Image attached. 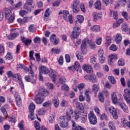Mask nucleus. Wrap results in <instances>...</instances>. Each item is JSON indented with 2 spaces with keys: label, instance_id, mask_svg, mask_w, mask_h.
I'll return each instance as SVG.
<instances>
[{
  "label": "nucleus",
  "instance_id": "nucleus-1",
  "mask_svg": "<svg viewBox=\"0 0 130 130\" xmlns=\"http://www.w3.org/2000/svg\"><path fill=\"white\" fill-rule=\"evenodd\" d=\"M49 95V92L43 88H40L39 93L35 98V102L37 104H41L44 101V98Z\"/></svg>",
  "mask_w": 130,
  "mask_h": 130
},
{
  "label": "nucleus",
  "instance_id": "nucleus-2",
  "mask_svg": "<svg viewBox=\"0 0 130 130\" xmlns=\"http://www.w3.org/2000/svg\"><path fill=\"white\" fill-rule=\"evenodd\" d=\"M71 8L74 14H77L80 12V8L83 13H85V12H86L85 5L83 3H81L80 5V0H74L73 5H71Z\"/></svg>",
  "mask_w": 130,
  "mask_h": 130
},
{
  "label": "nucleus",
  "instance_id": "nucleus-3",
  "mask_svg": "<svg viewBox=\"0 0 130 130\" xmlns=\"http://www.w3.org/2000/svg\"><path fill=\"white\" fill-rule=\"evenodd\" d=\"M39 71L40 73H41V74H45V75H46V74H48V73H50L49 77L51 78L53 82H55L56 80V77L57 76V72H56V71L53 70L49 71L48 68L45 66L41 67L39 69Z\"/></svg>",
  "mask_w": 130,
  "mask_h": 130
},
{
  "label": "nucleus",
  "instance_id": "nucleus-4",
  "mask_svg": "<svg viewBox=\"0 0 130 130\" xmlns=\"http://www.w3.org/2000/svg\"><path fill=\"white\" fill-rule=\"evenodd\" d=\"M5 13L6 20H8L9 23H13L15 20L14 13L8 8L5 9Z\"/></svg>",
  "mask_w": 130,
  "mask_h": 130
},
{
  "label": "nucleus",
  "instance_id": "nucleus-5",
  "mask_svg": "<svg viewBox=\"0 0 130 130\" xmlns=\"http://www.w3.org/2000/svg\"><path fill=\"white\" fill-rule=\"evenodd\" d=\"M29 114L28 115V118L29 119H31V120H34V119H36V117L34 114V110H35V105L34 103H31L29 107Z\"/></svg>",
  "mask_w": 130,
  "mask_h": 130
},
{
  "label": "nucleus",
  "instance_id": "nucleus-6",
  "mask_svg": "<svg viewBox=\"0 0 130 130\" xmlns=\"http://www.w3.org/2000/svg\"><path fill=\"white\" fill-rule=\"evenodd\" d=\"M88 120L90 124L95 125L97 123V117L92 111L88 114Z\"/></svg>",
  "mask_w": 130,
  "mask_h": 130
},
{
  "label": "nucleus",
  "instance_id": "nucleus-7",
  "mask_svg": "<svg viewBox=\"0 0 130 130\" xmlns=\"http://www.w3.org/2000/svg\"><path fill=\"white\" fill-rule=\"evenodd\" d=\"M81 34V28L79 26L75 27L72 31L71 37L75 39H77Z\"/></svg>",
  "mask_w": 130,
  "mask_h": 130
},
{
  "label": "nucleus",
  "instance_id": "nucleus-8",
  "mask_svg": "<svg viewBox=\"0 0 130 130\" xmlns=\"http://www.w3.org/2000/svg\"><path fill=\"white\" fill-rule=\"evenodd\" d=\"M118 1L119 3L115 1L111 2V4H114L115 9H118L120 5L122 6V7H124L125 5H126V0H118Z\"/></svg>",
  "mask_w": 130,
  "mask_h": 130
},
{
  "label": "nucleus",
  "instance_id": "nucleus-9",
  "mask_svg": "<svg viewBox=\"0 0 130 130\" xmlns=\"http://www.w3.org/2000/svg\"><path fill=\"white\" fill-rule=\"evenodd\" d=\"M69 120H68V119H67V117H61L59 120L60 126H61V127H68L69 126Z\"/></svg>",
  "mask_w": 130,
  "mask_h": 130
},
{
  "label": "nucleus",
  "instance_id": "nucleus-10",
  "mask_svg": "<svg viewBox=\"0 0 130 130\" xmlns=\"http://www.w3.org/2000/svg\"><path fill=\"white\" fill-rule=\"evenodd\" d=\"M33 0H26V3L24 4V9L28 12H31Z\"/></svg>",
  "mask_w": 130,
  "mask_h": 130
},
{
  "label": "nucleus",
  "instance_id": "nucleus-11",
  "mask_svg": "<svg viewBox=\"0 0 130 130\" xmlns=\"http://www.w3.org/2000/svg\"><path fill=\"white\" fill-rule=\"evenodd\" d=\"M74 69L75 71L78 72L79 73H82V68H81V65L79 63L78 61H75L74 66L69 67V70H72Z\"/></svg>",
  "mask_w": 130,
  "mask_h": 130
},
{
  "label": "nucleus",
  "instance_id": "nucleus-12",
  "mask_svg": "<svg viewBox=\"0 0 130 130\" xmlns=\"http://www.w3.org/2000/svg\"><path fill=\"white\" fill-rule=\"evenodd\" d=\"M109 111L110 114H112L114 119H117L118 118V115H117V112L116 111V109L114 108L113 107H111L109 109Z\"/></svg>",
  "mask_w": 130,
  "mask_h": 130
},
{
  "label": "nucleus",
  "instance_id": "nucleus-13",
  "mask_svg": "<svg viewBox=\"0 0 130 130\" xmlns=\"http://www.w3.org/2000/svg\"><path fill=\"white\" fill-rule=\"evenodd\" d=\"M50 40L51 42H53L54 45H57L59 43V39L56 37L55 34H52L51 37L50 38Z\"/></svg>",
  "mask_w": 130,
  "mask_h": 130
},
{
  "label": "nucleus",
  "instance_id": "nucleus-14",
  "mask_svg": "<svg viewBox=\"0 0 130 130\" xmlns=\"http://www.w3.org/2000/svg\"><path fill=\"white\" fill-rule=\"evenodd\" d=\"M82 69L88 74H92L93 73V68L89 64L83 66Z\"/></svg>",
  "mask_w": 130,
  "mask_h": 130
},
{
  "label": "nucleus",
  "instance_id": "nucleus-15",
  "mask_svg": "<svg viewBox=\"0 0 130 130\" xmlns=\"http://www.w3.org/2000/svg\"><path fill=\"white\" fill-rule=\"evenodd\" d=\"M123 96L126 103L130 105V93L128 90H125V92H124Z\"/></svg>",
  "mask_w": 130,
  "mask_h": 130
},
{
  "label": "nucleus",
  "instance_id": "nucleus-16",
  "mask_svg": "<svg viewBox=\"0 0 130 130\" xmlns=\"http://www.w3.org/2000/svg\"><path fill=\"white\" fill-rule=\"evenodd\" d=\"M21 40L24 43L26 46H29L31 44V42H32V40H29V39H27L24 37H21Z\"/></svg>",
  "mask_w": 130,
  "mask_h": 130
},
{
  "label": "nucleus",
  "instance_id": "nucleus-17",
  "mask_svg": "<svg viewBox=\"0 0 130 130\" xmlns=\"http://www.w3.org/2000/svg\"><path fill=\"white\" fill-rule=\"evenodd\" d=\"M73 113L74 112L73 111V109L69 108L68 111L66 113V115L65 116V117L67 118V119L71 120V119H72V115H73Z\"/></svg>",
  "mask_w": 130,
  "mask_h": 130
},
{
  "label": "nucleus",
  "instance_id": "nucleus-18",
  "mask_svg": "<svg viewBox=\"0 0 130 130\" xmlns=\"http://www.w3.org/2000/svg\"><path fill=\"white\" fill-rule=\"evenodd\" d=\"M35 127L36 130H49L44 126H42L41 127H40V126L39 125V122L37 121H35Z\"/></svg>",
  "mask_w": 130,
  "mask_h": 130
},
{
  "label": "nucleus",
  "instance_id": "nucleus-19",
  "mask_svg": "<svg viewBox=\"0 0 130 130\" xmlns=\"http://www.w3.org/2000/svg\"><path fill=\"white\" fill-rule=\"evenodd\" d=\"M86 85L84 83L79 84L77 86V88L79 91L80 94H84V89Z\"/></svg>",
  "mask_w": 130,
  "mask_h": 130
},
{
  "label": "nucleus",
  "instance_id": "nucleus-20",
  "mask_svg": "<svg viewBox=\"0 0 130 130\" xmlns=\"http://www.w3.org/2000/svg\"><path fill=\"white\" fill-rule=\"evenodd\" d=\"M51 12V10H50V9L49 8L47 9L44 15V21H48V17L49 16H50Z\"/></svg>",
  "mask_w": 130,
  "mask_h": 130
},
{
  "label": "nucleus",
  "instance_id": "nucleus-21",
  "mask_svg": "<svg viewBox=\"0 0 130 130\" xmlns=\"http://www.w3.org/2000/svg\"><path fill=\"white\" fill-rule=\"evenodd\" d=\"M67 82V79L63 77H60L57 81V86L59 87L61 85L64 84Z\"/></svg>",
  "mask_w": 130,
  "mask_h": 130
},
{
  "label": "nucleus",
  "instance_id": "nucleus-22",
  "mask_svg": "<svg viewBox=\"0 0 130 130\" xmlns=\"http://www.w3.org/2000/svg\"><path fill=\"white\" fill-rule=\"evenodd\" d=\"M87 42H88V40L84 39L83 40L81 45V49L82 51H84L86 48H87Z\"/></svg>",
  "mask_w": 130,
  "mask_h": 130
},
{
  "label": "nucleus",
  "instance_id": "nucleus-23",
  "mask_svg": "<svg viewBox=\"0 0 130 130\" xmlns=\"http://www.w3.org/2000/svg\"><path fill=\"white\" fill-rule=\"evenodd\" d=\"M129 120L130 121V116H128ZM128 121L126 122V120L125 118H123L121 120V123H123V125L124 127H125L126 126H128L129 128H130V122Z\"/></svg>",
  "mask_w": 130,
  "mask_h": 130
},
{
  "label": "nucleus",
  "instance_id": "nucleus-24",
  "mask_svg": "<svg viewBox=\"0 0 130 130\" xmlns=\"http://www.w3.org/2000/svg\"><path fill=\"white\" fill-rule=\"evenodd\" d=\"M102 18V15L99 13L94 12L93 13V19L94 21H97V20H99V19H101Z\"/></svg>",
  "mask_w": 130,
  "mask_h": 130
},
{
  "label": "nucleus",
  "instance_id": "nucleus-25",
  "mask_svg": "<svg viewBox=\"0 0 130 130\" xmlns=\"http://www.w3.org/2000/svg\"><path fill=\"white\" fill-rule=\"evenodd\" d=\"M52 103L54 104V106L57 108L59 105V100L56 98H53L52 99Z\"/></svg>",
  "mask_w": 130,
  "mask_h": 130
},
{
  "label": "nucleus",
  "instance_id": "nucleus-26",
  "mask_svg": "<svg viewBox=\"0 0 130 130\" xmlns=\"http://www.w3.org/2000/svg\"><path fill=\"white\" fill-rule=\"evenodd\" d=\"M111 98L113 103H114V104H116V103H117V96L115 93L113 92L111 94Z\"/></svg>",
  "mask_w": 130,
  "mask_h": 130
},
{
  "label": "nucleus",
  "instance_id": "nucleus-27",
  "mask_svg": "<svg viewBox=\"0 0 130 130\" xmlns=\"http://www.w3.org/2000/svg\"><path fill=\"white\" fill-rule=\"evenodd\" d=\"M89 90H86L84 92L86 97V101L88 103L91 102V97L90 96V95H89Z\"/></svg>",
  "mask_w": 130,
  "mask_h": 130
},
{
  "label": "nucleus",
  "instance_id": "nucleus-28",
  "mask_svg": "<svg viewBox=\"0 0 130 130\" xmlns=\"http://www.w3.org/2000/svg\"><path fill=\"white\" fill-rule=\"evenodd\" d=\"M73 104L76 105V108H80L82 105V103L78 102V99H75L72 101Z\"/></svg>",
  "mask_w": 130,
  "mask_h": 130
},
{
  "label": "nucleus",
  "instance_id": "nucleus-29",
  "mask_svg": "<svg viewBox=\"0 0 130 130\" xmlns=\"http://www.w3.org/2000/svg\"><path fill=\"white\" fill-rule=\"evenodd\" d=\"M122 40V36L120 34H117L116 36L115 41L116 43H119Z\"/></svg>",
  "mask_w": 130,
  "mask_h": 130
},
{
  "label": "nucleus",
  "instance_id": "nucleus-30",
  "mask_svg": "<svg viewBox=\"0 0 130 130\" xmlns=\"http://www.w3.org/2000/svg\"><path fill=\"white\" fill-rule=\"evenodd\" d=\"M113 59H115V56L113 55H110V58L108 60V64L110 66H113Z\"/></svg>",
  "mask_w": 130,
  "mask_h": 130
},
{
  "label": "nucleus",
  "instance_id": "nucleus-31",
  "mask_svg": "<svg viewBox=\"0 0 130 130\" xmlns=\"http://www.w3.org/2000/svg\"><path fill=\"white\" fill-rule=\"evenodd\" d=\"M92 92H94L95 94L98 92V90H99V85L98 84H93L92 86Z\"/></svg>",
  "mask_w": 130,
  "mask_h": 130
},
{
  "label": "nucleus",
  "instance_id": "nucleus-32",
  "mask_svg": "<svg viewBox=\"0 0 130 130\" xmlns=\"http://www.w3.org/2000/svg\"><path fill=\"white\" fill-rule=\"evenodd\" d=\"M17 22L19 23V24H20V25H23V24H25L27 23V18H24L23 19L19 18L17 19Z\"/></svg>",
  "mask_w": 130,
  "mask_h": 130
},
{
  "label": "nucleus",
  "instance_id": "nucleus-33",
  "mask_svg": "<svg viewBox=\"0 0 130 130\" xmlns=\"http://www.w3.org/2000/svg\"><path fill=\"white\" fill-rule=\"evenodd\" d=\"M76 54H77L76 56L78 59L80 60V61H83V53L77 52H76Z\"/></svg>",
  "mask_w": 130,
  "mask_h": 130
},
{
  "label": "nucleus",
  "instance_id": "nucleus-34",
  "mask_svg": "<svg viewBox=\"0 0 130 130\" xmlns=\"http://www.w3.org/2000/svg\"><path fill=\"white\" fill-rule=\"evenodd\" d=\"M87 43L89 45V46L91 49L96 48V45H95L94 42L87 40Z\"/></svg>",
  "mask_w": 130,
  "mask_h": 130
},
{
  "label": "nucleus",
  "instance_id": "nucleus-35",
  "mask_svg": "<svg viewBox=\"0 0 130 130\" xmlns=\"http://www.w3.org/2000/svg\"><path fill=\"white\" fill-rule=\"evenodd\" d=\"M24 79L25 80V81H26V82H31V83H35V82H36V80L34 79H31V78H30V76L27 75L26 76H25Z\"/></svg>",
  "mask_w": 130,
  "mask_h": 130
},
{
  "label": "nucleus",
  "instance_id": "nucleus-36",
  "mask_svg": "<svg viewBox=\"0 0 130 130\" xmlns=\"http://www.w3.org/2000/svg\"><path fill=\"white\" fill-rule=\"evenodd\" d=\"M110 44H111V37H106V45L107 46H109Z\"/></svg>",
  "mask_w": 130,
  "mask_h": 130
},
{
  "label": "nucleus",
  "instance_id": "nucleus-37",
  "mask_svg": "<svg viewBox=\"0 0 130 130\" xmlns=\"http://www.w3.org/2000/svg\"><path fill=\"white\" fill-rule=\"evenodd\" d=\"M91 29L94 32H99L100 31V26L99 25H93L91 27Z\"/></svg>",
  "mask_w": 130,
  "mask_h": 130
},
{
  "label": "nucleus",
  "instance_id": "nucleus-38",
  "mask_svg": "<svg viewBox=\"0 0 130 130\" xmlns=\"http://www.w3.org/2000/svg\"><path fill=\"white\" fill-rule=\"evenodd\" d=\"M119 106L123 110V111H126L127 110V107L125 104L122 103L118 104Z\"/></svg>",
  "mask_w": 130,
  "mask_h": 130
},
{
  "label": "nucleus",
  "instance_id": "nucleus-39",
  "mask_svg": "<svg viewBox=\"0 0 130 130\" xmlns=\"http://www.w3.org/2000/svg\"><path fill=\"white\" fill-rule=\"evenodd\" d=\"M90 81H91L92 83H97V78L96 77V75L94 74L91 75Z\"/></svg>",
  "mask_w": 130,
  "mask_h": 130
},
{
  "label": "nucleus",
  "instance_id": "nucleus-40",
  "mask_svg": "<svg viewBox=\"0 0 130 130\" xmlns=\"http://www.w3.org/2000/svg\"><path fill=\"white\" fill-rule=\"evenodd\" d=\"M109 127L111 130H115V124L113 121H111L109 122Z\"/></svg>",
  "mask_w": 130,
  "mask_h": 130
},
{
  "label": "nucleus",
  "instance_id": "nucleus-41",
  "mask_svg": "<svg viewBox=\"0 0 130 130\" xmlns=\"http://www.w3.org/2000/svg\"><path fill=\"white\" fill-rule=\"evenodd\" d=\"M94 6L95 9H97L98 10H101V2L100 1H96L94 4Z\"/></svg>",
  "mask_w": 130,
  "mask_h": 130
},
{
  "label": "nucleus",
  "instance_id": "nucleus-42",
  "mask_svg": "<svg viewBox=\"0 0 130 130\" xmlns=\"http://www.w3.org/2000/svg\"><path fill=\"white\" fill-rule=\"evenodd\" d=\"M77 21H79V24H82L84 22V16L79 15L77 16Z\"/></svg>",
  "mask_w": 130,
  "mask_h": 130
},
{
  "label": "nucleus",
  "instance_id": "nucleus-43",
  "mask_svg": "<svg viewBox=\"0 0 130 130\" xmlns=\"http://www.w3.org/2000/svg\"><path fill=\"white\" fill-rule=\"evenodd\" d=\"M16 100V105L18 106V107H21L22 106V99L21 98L19 99H17Z\"/></svg>",
  "mask_w": 130,
  "mask_h": 130
},
{
  "label": "nucleus",
  "instance_id": "nucleus-44",
  "mask_svg": "<svg viewBox=\"0 0 130 130\" xmlns=\"http://www.w3.org/2000/svg\"><path fill=\"white\" fill-rule=\"evenodd\" d=\"M28 31L29 32H35V27L34 26V24H30L29 26H28Z\"/></svg>",
  "mask_w": 130,
  "mask_h": 130
},
{
  "label": "nucleus",
  "instance_id": "nucleus-45",
  "mask_svg": "<svg viewBox=\"0 0 130 130\" xmlns=\"http://www.w3.org/2000/svg\"><path fill=\"white\" fill-rule=\"evenodd\" d=\"M19 34V32H14L10 35V37H11L10 39H15V38L18 37Z\"/></svg>",
  "mask_w": 130,
  "mask_h": 130
},
{
  "label": "nucleus",
  "instance_id": "nucleus-46",
  "mask_svg": "<svg viewBox=\"0 0 130 130\" xmlns=\"http://www.w3.org/2000/svg\"><path fill=\"white\" fill-rule=\"evenodd\" d=\"M108 79L109 80L111 84H115L116 83V80H115V79L114 78V77L112 76H109Z\"/></svg>",
  "mask_w": 130,
  "mask_h": 130
},
{
  "label": "nucleus",
  "instance_id": "nucleus-47",
  "mask_svg": "<svg viewBox=\"0 0 130 130\" xmlns=\"http://www.w3.org/2000/svg\"><path fill=\"white\" fill-rule=\"evenodd\" d=\"M99 99L101 102H104V96H103V93L100 92L99 94Z\"/></svg>",
  "mask_w": 130,
  "mask_h": 130
},
{
  "label": "nucleus",
  "instance_id": "nucleus-48",
  "mask_svg": "<svg viewBox=\"0 0 130 130\" xmlns=\"http://www.w3.org/2000/svg\"><path fill=\"white\" fill-rule=\"evenodd\" d=\"M100 118L101 120H104V119H106V120H107L108 119L107 117V115L105 114H103L101 115H100Z\"/></svg>",
  "mask_w": 130,
  "mask_h": 130
},
{
  "label": "nucleus",
  "instance_id": "nucleus-49",
  "mask_svg": "<svg viewBox=\"0 0 130 130\" xmlns=\"http://www.w3.org/2000/svg\"><path fill=\"white\" fill-rule=\"evenodd\" d=\"M121 14L122 17L124 18L125 20H128V14H127V12H122Z\"/></svg>",
  "mask_w": 130,
  "mask_h": 130
},
{
  "label": "nucleus",
  "instance_id": "nucleus-50",
  "mask_svg": "<svg viewBox=\"0 0 130 130\" xmlns=\"http://www.w3.org/2000/svg\"><path fill=\"white\" fill-rule=\"evenodd\" d=\"M49 122L50 123H52L54 122V115H50L49 117Z\"/></svg>",
  "mask_w": 130,
  "mask_h": 130
},
{
  "label": "nucleus",
  "instance_id": "nucleus-51",
  "mask_svg": "<svg viewBox=\"0 0 130 130\" xmlns=\"http://www.w3.org/2000/svg\"><path fill=\"white\" fill-rule=\"evenodd\" d=\"M52 52L53 53H56V54H58L60 53V50L57 48H52Z\"/></svg>",
  "mask_w": 130,
  "mask_h": 130
},
{
  "label": "nucleus",
  "instance_id": "nucleus-52",
  "mask_svg": "<svg viewBox=\"0 0 130 130\" xmlns=\"http://www.w3.org/2000/svg\"><path fill=\"white\" fill-rule=\"evenodd\" d=\"M50 105H51V101H47L45 102L43 104V106L44 107H49V106H50Z\"/></svg>",
  "mask_w": 130,
  "mask_h": 130
},
{
  "label": "nucleus",
  "instance_id": "nucleus-53",
  "mask_svg": "<svg viewBox=\"0 0 130 130\" xmlns=\"http://www.w3.org/2000/svg\"><path fill=\"white\" fill-rule=\"evenodd\" d=\"M69 14H70V13L67 10H65L63 12V18L64 20H67L68 19V17H67V15H69Z\"/></svg>",
  "mask_w": 130,
  "mask_h": 130
},
{
  "label": "nucleus",
  "instance_id": "nucleus-54",
  "mask_svg": "<svg viewBox=\"0 0 130 130\" xmlns=\"http://www.w3.org/2000/svg\"><path fill=\"white\" fill-rule=\"evenodd\" d=\"M34 55V51H29V57L31 60H35V58L33 56Z\"/></svg>",
  "mask_w": 130,
  "mask_h": 130
},
{
  "label": "nucleus",
  "instance_id": "nucleus-55",
  "mask_svg": "<svg viewBox=\"0 0 130 130\" xmlns=\"http://www.w3.org/2000/svg\"><path fill=\"white\" fill-rule=\"evenodd\" d=\"M110 50H112V51H116L117 50V47H116V45L113 44L110 46Z\"/></svg>",
  "mask_w": 130,
  "mask_h": 130
},
{
  "label": "nucleus",
  "instance_id": "nucleus-56",
  "mask_svg": "<svg viewBox=\"0 0 130 130\" xmlns=\"http://www.w3.org/2000/svg\"><path fill=\"white\" fill-rule=\"evenodd\" d=\"M61 91H69V86L67 84H63L61 87Z\"/></svg>",
  "mask_w": 130,
  "mask_h": 130
},
{
  "label": "nucleus",
  "instance_id": "nucleus-57",
  "mask_svg": "<svg viewBox=\"0 0 130 130\" xmlns=\"http://www.w3.org/2000/svg\"><path fill=\"white\" fill-rule=\"evenodd\" d=\"M87 119V115H83L81 117V122L82 123H85L86 122Z\"/></svg>",
  "mask_w": 130,
  "mask_h": 130
},
{
  "label": "nucleus",
  "instance_id": "nucleus-58",
  "mask_svg": "<svg viewBox=\"0 0 130 130\" xmlns=\"http://www.w3.org/2000/svg\"><path fill=\"white\" fill-rule=\"evenodd\" d=\"M28 72H29V74H30V75H31V77H32V78L34 77V76H35V75L34 74V72L32 70V67H31V66H30L29 69H28Z\"/></svg>",
  "mask_w": 130,
  "mask_h": 130
},
{
  "label": "nucleus",
  "instance_id": "nucleus-59",
  "mask_svg": "<svg viewBox=\"0 0 130 130\" xmlns=\"http://www.w3.org/2000/svg\"><path fill=\"white\" fill-rule=\"evenodd\" d=\"M118 66H120L121 67H123L124 66V61L122 59H119L118 61Z\"/></svg>",
  "mask_w": 130,
  "mask_h": 130
},
{
  "label": "nucleus",
  "instance_id": "nucleus-60",
  "mask_svg": "<svg viewBox=\"0 0 130 130\" xmlns=\"http://www.w3.org/2000/svg\"><path fill=\"white\" fill-rule=\"evenodd\" d=\"M84 93H80L79 99L80 102H83V101H85V98L84 97Z\"/></svg>",
  "mask_w": 130,
  "mask_h": 130
},
{
  "label": "nucleus",
  "instance_id": "nucleus-61",
  "mask_svg": "<svg viewBox=\"0 0 130 130\" xmlns=\"http://www.w3.org/2000/svg\"><path fill=\"white\" fill-rule=\"evenodd\" d=\"M69 105V102L63 100L61 103V106L64 107V106H68Z\"/></svg>",
  "mask_w": 130,
  "mask_h": 130
},
{
  "label": "nucleus",
  "instance_id": "nucleus-62",
  "mask_svg": "<svg viewBox=\"0 0 130 130\" xmlns=\"http://www.w3.org/2000/svg\"><path fill=\"white\" fill-rule=\"evenodd\" d=\"M128 26L127 24H124L122 26V30L123 31H124V32H126V31H127V28H128Z\"/></svg>",
  "mask_w": 130,
  "mask_h": 130
},
{
  "label": "nucleus",
  "instance_id": "nucleus-63",
  "mask_svg": "<svg viewBox=\"0 0 130 130\" xmlns=\"http://www.w3.org/2000/svg\"><path fill=\"white\" fill-rule=\"evenodd\" d=\"M41 39L39 37H36L34 39V42L35 43H40Z\"/></svg>",
  "mask_w": 130,
  "mask_h": 130
},
{
  "label": "nucleus",
  "instance_id": "nucleus-64",
  "mask_svg": "<svg viewBox=\"0 0 130 130\" xmlns=\"http://www.w3.org/2000/svg\"><path fill=\"white\" fill-rule=\"evenodd\" d=\"M74 130H86V129L82 126L77 125L76 127L74 128Z\"/></svg>",
  "mask_w": 130,
  "mask_h": 130
}]
</instances>
